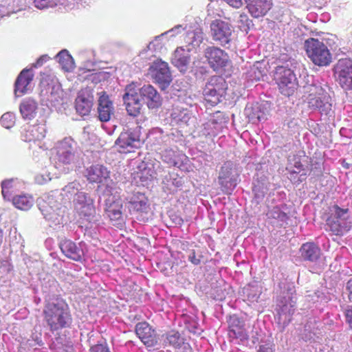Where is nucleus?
Returning a JSON list of instances; mask_svg holds the SVG:
<instances>
[{"instance_id":"nucleus-1","label":"nucleus","mask_w":352,"mask_h":352,"mask_svg":"<svg viewBox=\"0 0 352 352\" xmlns=\"http://www.w3.org/2000/svg\"><path fill=\"white\" fill-rule=\"evenodd\" d=\"M43 316L47 327L52 333L70 328L73 322L67 303L58 297L45 300Z\"/></svg>"},{"instance_id":"nucleus-2","label":"nucleus","mask_w":352,"mask_h":352,"mask_svg":"<svg viewBox=\"0 0 352 352\" xmlns=\"http://www.w3.org/2000/svg\"><path fill=\"white\" fill-rule=\"evenodd\" d=\"M39 210L48 225L57 229L65 223L67 208L62 204V198L57 190L51 191L38 203Z\"/></svg>"},{"instance_id":"nucleus-3","label":"nucleus","mask_w":352,"mask_h":352,"mask_svg":"<svg viewBox=\"0 0 352 352\" xmlns=\"http://www.w3.org/2000/svg\"><path fill=\"white\" fill-rule=\"evenodd\" d=\"M305 92L309 93L308 107L313 110H318L321 115L331 116L332 99L327 91L329 87L322 86L320 83H314L304 87Z\"/></svg>"},{"instance_id":"nucleus-4","label":"nucleus","mask_w":352,"mask_h":352,"mask_svg":"<svg viewBox=\"0 0 352 352\" xmlns=\"http://www.w3.org/2000/svg\"><path fill=\"white\" fill-rule=\"evenodd\" d=\"M296 290L292 284L287 285V293L277 301L278 323L283 331L292 321V316L296 310Z\"/></svg>"},{"instance_id":"nucleus-5","label":"nucleus","mask_w":352,"mask_h":352,"mask_svg":"<svg viewBox=\"0 0 352 352\" xmlns=\"http://www.w3.org/2000/svg\"><path fill=\"white\" fill-rule=\"evenodd\" d=\"M326 222L333 234L336 236L344 234L351 228L349 209L341 208L336 204L329 206Z\"/></svg>"},{"instance_id":"nucleus-6","label":"nucleus","mask_w":352,"mask_h":352,"mask_svg":"<svg viewBox=\"0 0 352 352\" xmlns=\"http://www.w3.org/2000/svg\"><path fill=\"white\" fill-rule=\"evenodd\" d=\"M290 64L292 62L289 61L285 65H278L274 74L280 93L287 96L292 95L298 85L296 74L289 67Z\"/></svg>"},{"instance_id":"nucleus-7","label":"nucleus","mask_w":352,"mask_h":352,"mask_svg":"<svg viewBox=\"0 0 352 352\" xmlns=\"http://www.w3.org/2000/svg\"><path fill=\"white\" fill-rule=\"evenodd\" d=\"M305 48L307 56L318 66H327L332 60V56L327 46L318 39L310 38L305 41Z\"/></svg>"},{"instance_id":"nucleus-8","label":"nucleus","mask_w":352,"mask_h":352,"mask_svg":"<svg viewBox=\"0 0 352 352\" xmlns=\"http://www.w3.org/2000/svg\"><path fill=\"white\" fill-rule=\"evenodd\" d=\"M73 204L74 210L81 219L92 223L100 221V217L96 214L94 199L89 194L80 193L73 199Z\"/></svg>"},{"instance_id":"nucleus-9","label":"nucleus","mask_w":352,"mask_h":352,"mask_svg":"<svg viewBox=\"0 0 352 352\" xmlns=\"http://www.w3.org/2000/svg\"><path fill=\"white\" fill-rule=\"evenodd\" d=\"M110 171L103 165H92L87 168L86 177L91 183H99L98 188L103 193L113 194L116 190V184L111 179Z\"/></svg>"},{"instance_id":"nucleus-10","label":"nucleus","mask_w":352,"mask_h":352,"mask_svg":"<svg viewBox=\"0 0 352 352\" xmlns=\"http://www.w3.org/2000/svg\"><path fill=\"white\" fill-rule=\"evenodd\" d=\"M227 88L226 81L222 76L210 77L203 91L205 100L211 106L217 104L224 98Z\"/></svg>"},{"instance_id":"nucleus-11","label":"nucleus","mask_w":352,"mask_h":352,"mask_svg":"<svg viewBox=\"0 0 352 352\" xmlns=\"http://www.w3.org/2000/svg\"><path fill=\"white\" fill-rule=\"evenodd\" d=\"M141 127L138 126L122 132L116 141V145L120 153H131L135 148L140 147L143 143L141 138Z\"/></svg>"},{"instance_id":"nucleus-12","label":"nucleus","mask_w":352,"mask_h":352,"mask_svg":"<svg viewBox=\"0 0 352 352\" xmlns=\"http://www.w3.org/2000/svg\"><path fill=\"white\" fill-rule=\"evenodd\" d=\"M57 160L63 164H75L80 157L76 142L70 138L60 141L57 146Z\"/></svg>"},{"instance_id":"nucleus-13","label":"nucleus","mask_w":352,"mask_h":352,"mask_svg":"<svg viewBox=\"0 0 352 352\" xmlns=\"http://www.w3.org/2000/svg\"><path fill=\"white\" fill-rule=\"evenodd\" d=\"M212 39L222 47H228L232 41L233 30L230 23L215 19L210 25Z\"/></svg>"},{"instance_id":"nucleus-14","label":"nucleus","mask_w":352,"mask_h":352,"mask_svg":"<svg viewBox=\"0 0 352 352\" xmlns=\"http://www.w3.org/2000/svg\"><path fill=\"white\" fill-rule=\"evenodd\" d=\"M239 174L232 162H225L220 168L218 184L226 194H231L239 182Z\"/></svg>"},{"instance_id":"nucleus-15","label":"nucleus","mask_w":352,"mask_h":352,"mask_svg":"<svg viewBox=\"0 0 352 352\" xmlns=\"http://www.w3.org/2000/svg\"><path fill=\"white\" fill-rule=\"evenodd\" d=\"M204 56L214 72L221 71L230 62L228 53L217 46H207L204 51Z\"/></svg>"},{"instance_id":"nucleus-16","label":"nucleus","mask_w":352,"mask_h":352,"mask_svg":"<svg viewBox=\"0 0 352 352\" xmlns=\"http://www.w3.org/2000/svg\"><path fill=\"white\" fill-rule=\"evenodd\" d=\"M148 74L162 89L166 88L172 81L168 63L162 60L153 62L148 69Z\"/></svg>"},{"instance_id":"nucleus-17","label":"nucleus","mask_w":352,"mask_h":352,"mask_svg":"<svg viewBox=\"0 0 352 352\" xmlns=\"http://www.w3.org/2000/svg\"><path fill=\"white\" fill-rule=\"evenodd\" d=\"M335 73L340 86L346 91H352V59H340L335 66Z\"/></svg>"},{"instance_id":"nucleus-18","label":"nucleus","mask_w":352,"mask_h":352,"mask_svg":"<svg viewBox=\"0 0 352 352\" xmlns=\"http://www.w3.org/2000/svg\"><path fill=\"white\" fill-rule=\"evenodd\" d=\"M122 100L129 116L136 117L140 113L142 104L137 87L133 83L126 87Z\"/></svg>"},{"instance_id":"nucleus-19","label":"nucleus","mask_w":352,"mask_h":352,"mask_svg":"<svg viewBox=\"0 0 352 352\" xmlns=\"http://www.w3.org/2000/svg\"><path fill=\"white\" fill-rule=\"evenodd\" d=\"M40 97L43 104L56 107L63 103V91L58 82H52L41 89Z\"/></svg>"},{"instance_id":"nucleus-20","label":"nucleus","mask_w":352,"mask_h":352,"mask_svg":"<svg viewBox=\"0 0 352 352\" xmlns=\"http://www.w3.org/2000/svg\"><path fill=\"white\" fill-rule=\"evenodd\" d=\"M137 89L141 101L145 103L149 109H157L162 105V98L152 85H144Z\"/></svg>"},{"instance_id":"nucleus-21","label":"nucleus","mask_w":352,"mask_h":352,"mask_svg":"<svg viewBox=\"0 0 352 352\" xmlns=\"http://www.w3.org/2000/svg\"><path fill=\"white\" fill-rule=\"evenodd\" d=\"M94 95L91 89L87 88L79 91L75 100L76 112L82 116L88 115L93 107Z\"/></svg>"},{"instance_id":"nucleus-22","label":"nucleus","mask_w":352,"mask_h":352,"mask_svg":"<svg viewBox=\"0 0 352 352\" xmlns=\"http://www.w3.org/2000/svg\"><path fill=\"white\" fill-rule=\"evenodd\" d=\"M113 194L103 193L108 197L104 200V212L111 221H121L122 218V203Z\"/></svg>"},{"instance_id":"nucleus-23","label":"nucleus","mask_w":352,"mask_h":352,"mask_svg":"<svg viewBox=\"0 0 352 352\" xmlns=\"http://www.w3.org/2000/svg\"><path fill=\"white\" fill-rule=\"evenodd\" d=\"M34 72L32 68H25L21 72L14 83L16 96H21L31 90Z\"/></svg>"},{"instance_id":"nucleus-24","label":"nucleus","mask_w":352,"mask_h":352,"mask_svg":"<svg viewBox=\"0 0 352 352\" xmlns=\"http://www.w3.org/2000/svg\"><path fill=\"white\" fill-rule=\"evenodd\" d=\"M135 333L147 347H154L157 344L155 331L146 322L138 323L135 326Z\"/></svg>"},{"instance_id":"nucleus-25","label":"nucleus","mask_w":352,"mask_h":352,"mask_svg":"<svg viewBox=\"0 0 352 352\" xmlns=\"http://www.w3.org/2000/svg\"><path fill=\"white\" fill-rule=\"evenodd\" d=\"M59 247L62 253L68 258L75 261H82L84 252L80 244L77 245L72 240L63 238L59 242Z\"/></svg>"},{"instance_id":"nucleus-26","label":"nucleus","mask_w":352,"mask_h":352,"mask_svg":"<svg viewBox=\"0 0 352 352\" xmlns=\"http://www.w3.org/2000/svg\"><path fill=\"white\" fill-rule=\"evenodd\" d=\"M114 113V107L112 101L105 92H101L98 100V117L102 122L110 120Z\"/></svg>"},{"instance_id":"nucleus-27","label":"nucleus","mask_w":352,"mask_h":352,"mask_svg":"<svg viewBox=\"0 0 352 352\" xmlns=\"http://www.w3.org/2000/svg\"><path fill=\"white\" fill-rule=\"evenodd\" d=\"M244 113L252 124H258L267 120V109L258 102L248 103L244 109Z\"/></svg>"},{"instance_id":"nucleus-28","label":"nucleus","mask_w":352,"mask_h":352,"mask_svg":"<svg viewBox=\"0 0 352 352\" xmlns=\"http://www.w3.org/2000/svg\"><path fill=\"white\" fill-rule=\"evenodd\" d=\"M190 47L185 50L184 47H178L174 52L171 62L182 73H185L190 61Z\"/></svg>"},{"instance_id":"nucleus-29","label":"nucleus","mask_w":352,"mask_h":352,"mask_svg":"<svg viewBox=\"0 0 352 352\" xmlns=\"http://www.w3.org/2000/svg\"><path fill=\"white\" fill-rule=\"evenodd\" d=\"M250 14L254 18L265 16L272 7L271 0H245Z\"/></svg>"},{"instance_id":"nucleus-30","label":"nucleus","mask_w":352,"mask_h":352,"mask_svg":"<svg viewBox=\"0 0 352 352\" xmlns=\"http://www.w3.org/2000/svg\"><path fill=\"white\" fill-rule=\"evenodd\" d=\"M130 211L146 212L148 208V200L145 195L139 192L129 195L126 198Z\"/></svg>"},{"instance_id":"nucleus-31","label":"nucleus","mask_w":352,"mask_h":352,"mask_svg":"<svg viewBox=\"0 0 352 352\" xmlns=\"http://www.w3.org/2000/svg\"><path fill=\"white\" fill-rule=\"evenodd\" d=\"M300 257L304 261L316 263L321 256V250L314 242L303 243L299 249Z\"/></svg>"},{"instance_id":"nucleus-32","label":"nucleus","mask_w":352,"mask_h":352,"mask_svg":"<svg viewBox=\"0 0 352 352\" xmlns=\"http://www.w3.org/2000/svg\"><path fill=\"white\" fill-rule=\"evenodd\" d=\"M161 157L165 163L179 168L187 160V157L184 154L176 152L172 148H165L162 151Z\"/></svg>"},{"instance_id":"nucleus-33","label":"nucleus","mask_w":352,"mask_h":352,"mask_svg":"<svg viewBox=\"0 0 352 352\" xmlns=\"http://www.w3.org/2000/svg\"><path fill=\"white\" fill-rule=\"evenodd\" d=\"M38 104L36 100L28 98L24 99L19 106V111L22 118L25 120H32L36 114Z\"/></svg>"},{"instance_id":"nucleus-34","label":"nucleus","mask_w":352,"mask_h":352,"mask_svg":"<svg viewBox=\"0 0 352 352\" xmlns=\"http://www.w3.org/2000/svg\"><path fill=\"white\" fill-rule=\"evenodd\" d=\"M34 6L40 10L62 6L65 9H71L74 0H34Z\"/></svg>"},{"instance_id":"nucleus-35","label":"nucleus","mask_w":352,"mask_h":352,"mask_svg":"<svg viewBox=\"0 0 352 352\" xmlns=\"http://www.w3.org/2000/svg\"><path fill=\"white\" fill-rule=\"evenodd\" d=\"M171 116L173 120L180 125L188 124L190 120L193 119L191 111L183 107H175L171 113Z\"/></svg>"},{"instance_id":"nucleus-36","label":"nucleus","mask_w":352,"mask_h":352,"mask_svg":"<svg viewBox=\"0 0 352 352\" xmlns=\"http://www.w3.org/2000/svg\"><path fill=\"white\" fill-rule=\"evenodd\" d=\"M45 136V129L43 125L30 126L24 134L26 142L41 140Z\"/></svg>"},{"instance_id":"nucleus-37","label":"nucleus","mask_w":352,"mask_h":352,"mask_svg":"<svg viewBox=\"0 0 352 352\" xmlns=\"http://www.w3.org/2000/svg\"><path fill=\"white\" fill-rule=\"evenodd\" d=\"M163 188L169 193H174L177 189L183 185V181L181 177L176 175L168 174L162 180Z\"/></svg>"},{"instance_id":"nucleus-38","label":"nucleus","mask_w":352,"mask_h":352,"mask_svg":"<svg viewBox=\"0 0 352 352\" xmlns=\"http://www.w3.org/2000/svg\"><path fill=\"white\" fill-rule=\"evenodd\" d=\"M148 138L155 145H168L170 142V138L167 133L158 127L153 128L148 133Z\"/></svg>"},{"instance_id":"nucleus-39","label":"nucleus","mask_w":352,"mask_h":352,"mask_svg":"<svg viewBox=\"0 0 352 352\" xmlns=\"http://www.w3.org/2000/svg\"><path fill=\"white\" fill-rule=\"evenodd\" d=\"M204 40V33L201 29H197L193 31L188 32L184 41L188 44L186 47H190L191 50L199 47Z\"/></svg>"},{"instance_id":"nucleus-40","label":"nucleus","mask_w":352,"mask_h":352,"mask_svg":"<svg viewBox=\"0 0 352 352\" xmlns=\"http://www.w3.org/2000/svg\"><path fill=\"white\" fill-rule=\"evenodd\" d=\"M268 219H272V223H276L278 226H283L287 223L288 215L278 206H275L267 213Z\"/></svg>"},{"instance_id":"nucleus-41","label":"nucleus","mask_w":352,"mask_h":352,"mask_svg":"<svg viewBox=\"0 0 352 352\" xmlns=\"http://www.w3.org/2000/svg\"><path fill=\"white\" fill-rule=\"evenodd\" d=\"M82 187L80 182L77 181H74L69 182L67 185L62 188V194H60V196L63 195L65 197L68 199H73L78 197L80 193H83L82 191Z\"/></svg>"},{"instance_id":"nucleus-42","label":"nucleus","mask_w":352,"mask_h":352,"mask_svg":"<svg viewBox=\"0 0 352 352\" xmlns=\"http://www.w3.org/2000/svg\"><path fill=\"white\" fill-rule=\"evenodd\" d=\"M34 198L30 195H16L12 199L13 205L21 210H28L33 206Z\"/></svg>"},{"instance_id":"nucleus-43","label":"nucleus","mask_w":352,"mask_h":352,"mask_svg":"<svg viewBox=\"0 0 352 352\" xmlns=\"http://www.w3.org/2000/svg\"><path fill=\"white\" fill-rule=\"evenodd\" d=\"M265 76H266L265 68L260 62H256L251 66L247 73V78L251 81H258Z\"/></svg>"},{"instance_id":"nucleus-44","label":"nucleus","mask_w":352,"mask_h":352,"mask_svg":"<svg viewBox=\"0 0 352 352\" xmlns=\"http://www.w3.org/2000/svg\"><path fill=\"white\" fill-rule=\"evenodd\" d=\"M58 62L65 71H71L74 68V62L72 56L65 50L60 51L56 56Z\"/></svg>"},{"instance_id":"nucleus-45","label":"nucleus","mask_w":352,"mask_h":352,"mask_svg":"<svg viewBox=\"0 0 352 352\" xmlns=\"http://www.w3.org/2000/svg\"><path fill=\"white\" fill-rule=\"evenodd\" d=\"M243 294L248 300L251 302H257L261 294V290L256 283H251L245 286L243 289Z\"/></svg>"},{"instance_id":"nucleus-46","label":"nucleus","mask_w":352,"mask_h":352,"mask_svg":"<svg viewBox=\"0 0 352 352\" xmlns=\"http://www.w3.org/2000/svg\"><path fill=\"white\" fill-rule=\"evenodd\" d=\"M164 343L168 344L175 348H179L184 344L183 338H181L179 332L170 331L163 336Z\"/></svg>"},{"instance_id":"nucleus-47","label":"nucleus","mask_w":352,"mask_h":352,"mask_svg":"<svg viewBox=\"0 0 352 352\" xmlns=\"http://www.w3.org/2000/svg\"><path fill=\"white\" fill-rule=\"evenodd\" d=\"M28 343L30 346H35L36 345L41 346L43 345L42 333L40 327L34 328L30 338L28 340Z\"/></svg>"},{"instance_id":"nucleus-48","label":"nucleus","mask_w":352,"mask_h":352,"mask_svg":"<svg viewBox=\"0 0 352 352\" xmlns=\"http://www.w3.org/2000/svg\"><path fill=\"white\" fill-rule=\"evenodd\" d=\"M229 335L232 338L239 339L241 341L247 340L248 339V335L245 330L240 327L234 329L233 328V324H232L231 329L229 330Z\"/></svg>"},{"instance_id":"nucleus-49","label":"nucleus","mask_w":352,"mask_h":352,"mask_svg":"<svg viewBox=\"0 0 352 352\" xmlns=\"http://www.w3.org/2000/svg\"><path fill=\"white\" fill-rule=\"evenodd\" d=\"M1 125L6 129L12 128L15 124V115L12 112H7L1 118Z\"/></svg>"},{"instance_id":"nucleus-50","label":"nucleus","mask_w":352,"mask_h":352,"mask_svg":"<svg viewBox=\"0 0 352 352\" xmlns=\"http://www.w3.org/2000/svg\"><path fill=\"white\" fill-rule=\"evenodd\" d=\"M185 29L186 27H184L182 25H175L170 30L161 34L159 36H155V41L160 38H164L165 36L174 37L177 34L182 33Z\"/></svg>"},{"instance_id":"nucleus-51","label":"nucleus","mask_w":352,"mask_h":352,"mask_svg":"<svg viewBox=\"0 0 352 352\" xmlns=\"http://www.w3.org/2000/svg\"><path fill=\"white\" fill-rule=\"evenodd\" d=\"M237 23L239 29L243 32H246L250 30V26L252 25V21L246 14H241L239 15Z\"/></svg>"},{"instance_id":"nucleus-52","label":"nucleus","mask_w":352,"mask_h":352,"mask_svg":"<svg viewBox=\"0 0 352 352\" xmlns=\"http://www.w3.org/2000/svg\"><path fill=\"white\" fill-rule=\"evenodd\" d=\"M15 182L14 179H6L1 182V192L4 199H10V190L14 186Z\"/></svg>"},{"instance_id":"nucleus-53","label":"nucleus","mask_w":352,"mask_h":352,"mask_svg":"<svg viewBox=\"0 0 352 352\" xmlns=\"http://www.w3.org/2000/svg\"><path fill=\"white\" fill-rule=\"evenodd\" d=\"M157 173L154 170V166L153 164H147L143 169L141 173L140 178L145 177L147 179H153L156 178Z\"/></svg>"},{"instance_id":"nucleus-54","label":"nucleus","mask_w":352,"mask_h":352,"mask_svg":"<svg viewBox=\"0 0 352 352\" xmlns=\"http://www.w3.org/2000/svg\"><path fill=\"white\" fill-rule=\"evenodd\" d=\"M253 192L254 193V197L260 201L263 199L266 192L267 188L264 187L263 185L261 186L259 184L255 185L253 188Z\"/></svg>"},{"instance_id":"nucleus-55","label":"nucleus","mask_w":352,"mask_h":352,"mask_svg":"<svg viewBox=\"0 0 352 352\" xmlns=\"http://www.w3.org/2000/svg\"><path fill=\"white\" fill-rule=\"evenodd\" d=\"M51 180L50 174L46 173L45 175H37L35 177V182L38 184L42 185Z\"/></svg>"},{"instance_id":"nucleus-56","label":"nucleus","mask_w":352,"mask_h":352,"mask_svg":"<svg viewBox=\"0 0 352 352\" xmlns=\"http://www.w3.org/2000/svg\"><path fill=\"white\" fill-rule=\"evenodd\" d=\"M162 39L163 38H160L158 41H155V38L153 41H152L151 42H150L148 43V50H152V51H157V50L161 49L162 47Z\"/></svg>"},{"instance_id":"nucleus-57","label":"nucleus","mask_w":352,"mask_h":352,"mask_svg":"<svg viewBox=\"0 0 352 352\" xmlns=\"http://www.w3.org/2000/svg\"><path fill=\"white\" fill-rule=\"evenodd\" d=\"M199 257H202L199 256ZM188 261L195 265H198L201 263L200 258H197L195 250H191L188 256Z\"/></svg>"},{"instance_id":"nucleus-58","label":"nucleus","mask_w":352,"mask_h":352,"mask_svg":"<svg viewBox=\"0 0 352 352\" xmlns=\"http://www.w3.org/2000/svg\"><path fill=\"white\" fill-rule=\"evenodd\" d=\"M89 352H110L109 348L104 344H96L91 347Z\"/></svg>"},{"instance_id":"nucleus-59","label":"nucleus","mask_w":352,"mask_h":352,"mask_svg":"<svg viewBox=\"0 0 352 352\" xmlns=\"http://www.w3.org/2000/svg\"><path fill=\"white\" fill-rule=\"evenodd\" d=\"M221 113L220 112H217L216 113V117L217 119H215V118H212L210 122H211V124H214V125H217L214 126V127L217 129H219L220 128L222 127V121H219V118H220V116H221Z\"/></svg>"},{"instance_id":"nucleus-60","label":"nucleus","mask_w":352,"mask_h":352,"mask_svg":"<svg viewBox=\"0 0 352 352\" xmlns=\"http://www.w3.org/2000/svg\"><path fill=\"white\" fill-rule=\"evenodd\" d=\"M299 171L297 170H290L289 172V176L288 178L290 179L292 182L294 184H298V179L299 177Z\"/></svg>"},{"instance_id":"nucleus-61","label":"nucleus","mask_w":352,"mask_h":352,"mask_svg":"<svg viewBox=\"0 0 352 352\" xmlns=\"http://www.w3.org/2000/svg\"><path fill=\"white\" fill-rule=\"evenodd\" d=\"M48 60L49 57L47 55H43L39 58H38L36 63L32 64V67L35 68L41 67V65H43L44 63L47 62Z\"/></svg>"},{"instance_id":"nucleus-62","label":"nucleus","mask_w":352,"mask_h":352,"mask_svg":"<svg viewBox=\"0 0 352 352\" xmlns=\"http://www.w3.org/2000/svg\"><path fill=\"white\" fill-rule=\"evenodd\" d=\"M345 316L346 322L349 323L350 328L352 329V306L348 307L345 310Z\"/></svg>"},{"instance_id":"nucleus-63","label":"nucleus","mask_w":352,"mask_h":352,"mask_svg":"<svg viewBox=\"0 0 352 352\" xmlns=\"http://www.w3.org/2000/svg\"><path fill=\"white\" fill-rule=\"evenodd\" d=\"M232 323H233V328L236 329L237 327H243L242 322L236 318L232 317L230 321V329L232 327Z\"/></svg>"},{"instance_id":"nucleus-64","label":"nucleus","mask_w":352,"mask_h":352,"mask_svg":"<svg viewBox=\"0 0 352 352\" xmlns=\"http://www.w3.org/2000/svg\"><path fill=\"white\" fill-rule=\"evenodd\" d=\"M346 288L349 292V300L352 302V278H351L346 283Z\"/></svg>"}]
</instances>
